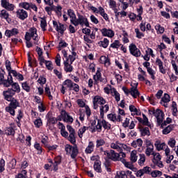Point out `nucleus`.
Wrapping results in <instances>:
<instances>
[{"instance_id":"nucleus-1","label":"nucleus","mask_w":178,"mask_h":178,"mask_svg":"<svg viewBox=\"0 0 178 178\" xmlns=\"http://www.w3.org/2000/svg\"><path fill=\"white\" fill-rule=\"evenodd\" d=\"M97 124L95 125V123L97 122L95 120L92 121L91 123V127H90V133H95V131H97V133H101L102 131V127L104 129L109 130L111 129V124L109 122H106V120L102 119H96Z\"/></svg>"},{"instance_id":"nucleus-2","label":"nucleus","mask_w":178,"mask_h":178,"mask_svg":"<svg viewBox=\"0 0 178 178\" xmlns=\"http://www.w3.org/2000/svg\"><path fill=\"white\" fill-rule=\"evenodd\" d=\"M31 38L35 40L34 44H35V45H38V40H40V38L37 34V29L35 28H31L29 29V32H26L25 35V40L26 41V44L27 48H31V47H33V44L31 43V42H30V40H31Z\"/></svg>"},{"instance_id":"nucleus-3","label":"nucleus","mask_w":178,"mask_h":178,"mask_svg":"<svg viewBox=\"0 0 178 178\" xmlns=\"http://www.w3.org/2000/svg\"><path fill=\"white\" fill-rule=\"evenodd\" d=\"M111 148L115 149L118 151V152H119V151H123V149L124 151H128V152H130L131 150V147H130V146H128L127 145L122 143L119 141H115L111 143Z\"/></svg>"},{"instance_id":"nucleus-4","label":"nucleus","mask_w":178,"mask_h":178,"mask_svg":"<svg viewBox=\"0 0 178 178\" xmlns=\"http://www.w3.org/2000/svg\"><path fill=\"white\" fill-rule=\"evenodd\" d=\"M149 112L150 115H154L155 118H156L158 126H161L162 122L165 119V113H163V111L156 109L152 111L149 110Z\"/></svg>"},{"instance_id":"nucleus-5","label":"nucleus","mask_w":178,"mask_h":178,"mask_svg":"<svg viewBox=\"0 0 178 178\" xmlns=\"http://www.w3.org/2000/svg\"><path fill=\"white\" fill-rule=\"evenodd\" d=\"M86 26V27H90V22H88V19L86 18V16L81 15L80 14H77V18L74 22V26L76 27V26Z\"/></svg>"},{"instance_id":"nucleus-6","label":"nucleus","mask_w":178,"mask_h":178,"mask_svg":"<svg viewBox=\"0 0 178 178\" xmlns=\"http://www.w3.org/2000/svg\"><path fill=\"white\" fill-rule=\"evenodd\" d=\"M92 104L93 109L97 110L99 106V105H100V106L105 105V104H106V100L100 95H96L93 97Z\"/></svg>"},{"instance_id":"nucleus-7","label":"nucleus","mask_w":178,"mask_h":178,"mask_svg":"<svg viewBox=\"0 0 178 178\" xmlns=\"http://www.w3.org/2000/svg\"><path fill=\"white\" fill-rule=\"evenodd\" d=\"M65 149V152L68 155H70L72 159H74V158L77 156V154H79V149L76 145L72 146L70 145H66Z\"/></svg>"},{"instance_id":"nucleus-8","label":"nucleus","mask_w":178,"mask_h":178,"mask_svg":"<svg viewBox=\"0 0 178 178\" xmlns=\"http://www.w3.org/2000/svg\"><path fill=\"white\" fill-rule=\"evenodd\" d=\"M104 154L107 155L108 158L114 162H118V161L122 162V159H123L122 158L119 157V153H117L115 150L111 149L110 152H104Z\"/></svg>"},{"instance_id":"nucleus-9","label":"nucleus","mask_w":178,"mask_h":178,"mask_svg":"<svg viewBox=\"0 0 178 178\" xmlns=\"http://www.w3.org/2000/svg\"><path fill=\"white\" fill-rule=\"evenodd\" d=\"M101 72H102V69L98 67L97 68L96 74L93 76V80H95L96 83L100 81L101 83H104V84H106V79L102 78V74H101Z\"/></svg>"},{"instance_id":"nucleus-10","label":"nucleus","mask_w":178,"mask_h":178,"mask_svg":"<svg viewBox=\"0 0 178 178\" xmlns=\"http://www.w3.org/2000/svg\"><path fill=\"white\" fill-rule=\"evenodd\" d=\"M130 88V94L133 98H138L140 97V91L137 88L138 87V83L131 82Z\"/></svg>"},{"instance_id":"nucleus-11","label":"nucleus","mask_w":178,"mask_h":178,"mask_svg":"<svg viewBox=\"0 0 178 178\" xmlns=\"http://www.w3.org/2000/svg\"><path fill=\"white\" fill-rule=\"evenodd\" d=\"M61 119L65 123H68L69 124H72L74 122L73 117L69 114V113L66 112V111H62L60 113Z\"/></svg>"},{"instance_id":"nucleus-12","label":"nucleus","mask_w":178,"mask_h":178,"mask_svg":"<svg viewBox=\"0 0 178 178\" xmlns=\"http://www.w3.org/2000/svg\"><path fill=\"white\" fill-rule=\"evenodd\" d=\"M129 49L131 55H133V56H135V58H139V56H141V51H140V49L137 48V46L134 44H131L129 46Z\"/></svg>"},{"instance_id":"nucleus-13","label":"nucleus","mask_w":178,"mask_h":178,"mask_svg":"<svg viewBox=\"0 0 178 178\" xmlns=\"http://www.w3.org/2000/svg\"><path fill=\"white\" fill-rule=\"evenodd\" d=\"M53 26L55 30H56L58 33H60V34H63L66 31V26H65L63 24H60L56 21H53Z\"/></svg>"},{"instance_id":"nucleus-14","label":"nucleus","mask_w":178,"mask_h":178,"mask_svg":"<svg viewBox=\"0 0 178 178\" xmlns=\"http://www.w3.org/2000/svg\"><path fill=\"white\" fill-rule=\"evenodd\" d=\"M17 17L20 20H26L29 17V13L23 8H19L16 11Z\"/></svg>"},{"instance_id":"nucleus-15","label":"nucleus","mask_w":178,"mask_h":178,"mask_svg":"<svg viewBox=\"0 0 178 178\" xmlns=\"http://www.w3.org/2000/svg\"><path fill=\"white\" fill-rule=\"evenodd\" d=\"M2 95L4 99L7 102L12 101L14 95H15L13 92V90L8 88V90L3 91Z\"/></svg>"},{"instance_id":"nucleus-16","label":"nucleus","mask_w":178,"mask_h":178,"mask_svg":"<svg viewBox=\"0 0 178 178\" xmlns=\"http://www.w3.org/2000/svg\"><path fill=\"white\" fill-rule=\"evenodd\" d=\"M1 3L2 8H4V9H6V10L12 12L15 10V5L9 3L8 0H1Z\"/></svg>"},{"instance_id":"nucleus-17","label":"nucleus","mask_w":178,"mask_h":178,"mask_svg":"<svg viewBox=\"0 0 178 178\" xmlns=\"http://www.w3.org/2000/svg\"><path fill=\"white\" fill-rule=\"evenodd\" d=\"M11 84H13V77H12V75L8 76L7 79L4 78L3 80L0 81V86H3L6 88H9Z\"/></svg>"},{"instance_id":"nucleus-18","label":"nucleus","mask_w":178,"mask_h":178,"mask_svg":"<svg viewBox=\"0 0 178 178\" xmlns=\"http://www.w3.org/2000/svg\"><path fill=\"white\" fill-rule=\"evenodd\" d=\"M99 118L100 119H104V116H105V113H108L109 112V104H103L102 106H100L99 107Z\"/></svg>"},{"instance_id":"nucleus-19","label":"nucleus","mask_w":178,"mask_h":178,"mask_svg":"<svg viewBox=\"0 0 178 178\" xmlns=\"http://www.w3.org/2000/svg\"><path fill=\"white\" fill-rule=\"evenodd\" d=\"M44 92L48 97L49 99H50V101H52V99H54V95L55 94L54 88L52 87L51 88H50L49 86H47L46 85V87L44 88Z\"/></svg>"},{"instance_id":"nucleus-20","label":"nucleus","mask_w":178,"mask_h":178,"mask_svg":"<svg viewBox=\"0 0 178 178\" xmlns=\"http://www.w3.org/2000/svg\"><path fill=\"white\" fill-rule=\"evenodd\" d=\"M56 122H58V120H56L55 117H47V128L49 130H52L54 129V124H55Z\"/></svg>"},{"instance_id":"nucleus-21","label":"nucleus","mask_w":178,"mask_h":178,"mask_svg":"<svg viewBox=\"0 0 178 178\" xmlns=\"http://www.w3.org/2000/svg\"><path fill=\"white\" fill-rule=\"evenodd\" d=\"M99 62L102 65H104V67H109L111 66V58L108 56H102Z\"/></svg>"},{"instance_id":"nucleus-22","label":"nucleus","mask_w":178,"mask_h":178,"mask_svg":"<svg viewBox=\"0 0 178 178\" xmlns=\"http://www.w3.org/2000/svg\"><path fill=\"white\" fill-rule=\"evenodd\" d=\"M100 31L104 37H108L109 38H112L115 36V33L111 29L104 28L101 29Z\"/></svg>"},{"instance_id":"nucleus-23","label":"nucleus","mask_w":178,"mask_h":178,"mask_svg":"<svg viewBox=\"0 0 178 178\" xmlns=\"http://www.w3.org/2000/svg\"><path fill=\"white\" fill-rule=\"evenodd\" d=\"M73 63L69 62V60H64V70L66 73H72L73 72V65H72Z\"/></svg>"},{"instance_id":"nucleus-24","label":"nucleus","mask_w":178,"mask_h":178,"mask_svg":"<svg viewBox=\"0 0 178 178\" xmlns=\"http://www.w3.org/2000/svg\"><path fill=\"white\" fill-rule=\"evenodd\" d=\"M169 102H170V96L167 93L164 94V96L161 98V101L160 102L161 105L164 106V108H168Z\"/></svg>"},{"instance_id":"nucleus-25","label":"nucleus","mask_w":178,"mask_h":178,"mask_svg":"<svg viewBox=\"0 0 178 178\" xmlns=\"http://www.w3.org/2000/svg\"><path fill=\"white\" fill-rule=\"evenodd\" d=\"M156 64L159 66V72L162 74H166V67L163 66V62L159 58H156Z\"/></svg>"},{"instance_id":"nucleus-26","label":"nucleus","mask_w":178,"mask_h":178,"mask_svg":"<svg viewBox=\"0 0 178 178\" xmlns=\"http://www.w3.org/2000/svg\"><path fill=\"white\" fill-rule=\"evenodd\" d=\"M145 56H142V58H143V59L145 60H146L147 62H148V60H149L151 56L152 58H154V56H155V55L154 54V50H152V49L151 48H148L147 50L145 51Z\"/></svg>"},{"instance_id":"nucleus-27","label":"nucleus","mask_w":178,"mask_h":178,"mask_svg":"<svg viewBox=\"0 0 178 178\" xmlns=\"http://www.w3.org/2000/svg\"><path fill=\"white\" fill-rule=\"evenodd\" d=\"M19 34V30L16 28H14L11 30H6L5 32L6 37H8V38H10V37H13V35H17Z\"/></svg>"},{"instance_id":"nucleus-28","label":"nucleus","mask_w":178,"mask_h":178,"mask_svg":"<svg viewBox=\"0 0 178 178\" xmlns=\"http://www.w3.org/2000/svg\"><path fill=\"white\" fill-rule=\"evenodd\" d=\"M67 15L70 19V23L74 25L77 19V17H76V13H74V10L72 9L67 10Z\"/></svg>"},{"instance_id":"nucleus-29","label":"nucleus","mask_w":178,"mask_h":178,"mask_svg":"<svg viewBox=\"0 0 178 178\" xmlns=\"http://www.w3.org/2000/svg\"><path fill=\"white\" fill-rule=\"evenodd\" d=\"M154 147L156 150L162 151L166 148L167 145L165 143H161L160 140H156L154 143Z\"/></svg>"},{"instance_id":"nucleus-30","label":"nucleus","mask_w":178,"mask_h":178,"mask_svg":"<svg viewBox=\"0 0 178 178\" xmlns=\"http://www.w3.org/2000/svg\"><path fill=\"white\" fill-rule=\"evenodd\" d=\"M129 111L131 112V115L133 116H140L141 115V112L134 105L129 106Z\"/></svg>"},{"instance_id":"nucleus-31","label":"nucleus","mask_w":178,"mask_h":178,"mask_svg":"<svg viewBox=\"0 0 178 178\" xmlns=\"http://www.w3.org/2000/svg\"><path fill=\"white\" fill-rule=\"evenodd\" d=\"M11 88H10V90H13V92L15 95L19 94V92H20V86L19 85L18 83H13L11 84Z\"/></svg>"},{"instance_id":"nucleus-32","label":"nucleus","mask_w":178,"mask_h":178,"mask_svg":"<svg viewBox=\"0 0 178 178\" xmlns=\"http://www.w3.org/2000/svg\"><path fill=\"white\" fill-rule=\"evenodd\" d=\"M8 102H10L8 106H11V108H13L14 109H17L18 106H20V104L19 103L17 99H15L14 97Z\"/></svg>"},{"instance_id":"nucleus-33","label":"nucleus","mask_w":178,"mask_h":178,"mask_svg":"<svg viewBox=\"0 0 178 178\" xmlns=\"http://www.w3.org/2000/svg\"><path fill=\"white\" fill-rule=\"evenodd\" d=\"M95 145H94V143L92 141L89 142L87 147L85 149L86 154H91L94 152V147Z\"/></svg>"},{"instance_id":"nucleus-34","label":"nucleus","mask_w":178,"mask_h":178,"mask_svg":"<svg viewBox=\"0 0 178 178\" xmlns=\"http://www.w3.org/2000/svg\"><path fill=\"white\" fill-rule=\"evenodd\" d=\"M76 56H77V54L76 53V51H73L72 49L71 54H70L69 56L67 57V59H65V60H68V62H70V63H73V62L76 60Z\"/></svg>"},{"instance_id":"nucleus-35","label":"nucleus","mask_w":178,"mask_h":178,"mask_svg":"<svg viewBox=\"0 0 178 178\" xmlns=\"http://www.w3.org/2000/svg\"><path fill=\"white\" fill-rule=\"evenodd\" d=\"M5 134L7 136H15V129H13V124H10V126L6 128Z\"/></svg>"},{"instance_id":"nucleus-36","label":"nucleus","mask_w":178,"mask_h":178,"mask_svg":"<svg viewBox=\"0 0 178 178\" xmlns=\"http://www.w3.org/2000/svg\"><path fill=\"white\" fill-rule=\"evenodd\" d=\"M111 95L113 97L117 102L120 101V94L115 88L111 89Z\"/></svg>"},{"instance_id":"nucleus-37","label":"nucleus","mask_w":178,"mask_h":178,"mask_svg":"<svg viewBox=\"0 0 178 178\" xmlns=\"http://www.w3.org/2000/svg\"><path fill=\"white\" fill-rule=\"evenodd\" d=\"M122 163L125 166V168H127V169H130L131 170H134V165H133V163L128 162L126 161V159H121Z\"/></svg>"},{"instance_id":"nucleus-38","label":"nucleus","mask_w":178,"mask_h":178,"mask_svg":"<svg viewBox=\"0 0 178 178\" xmlns=\"http://www.w3.org/2000/svg\"><path fill=\"white\" fill-rule=\"evenodd\" d=\"M99 13L101 16L103 17V18L104 19V20H106V22H109V17L108 16V14L105 13V9H104V8H102V6H99Z\"/></svg>"},{"instance_id":"nucleus-39","label":"nucleus","mask_w":178,"mask_h":178,"mask_svg":"<svg viewBox=\"0 0 178 178\" xmlns=\"http://www.w3.org/2000/svg\"><path fill=\"white\" fill-rule=\"evenodd\" d=\"M93 168L95 172L97 173H101L102 172V169L101 168V161H95Z\"/></svg>"},{"instance_id":"nucleus-40","label":"nucleus","mask_w":178,"mask_h":178,"mask_svg":"<svg viewBox=\"0 0 178 178\" xmlns=\"http://www.w3.org/2000/svg\"><path fill=\"white\" fill-rule=\"evenodd\" d=\"M131 147L134 148H137V147H143V140L141 138L137 139L136 140H134L131 144Z\"/></svg>"},{"instance_id":"nucleus-41","label":"nucleus","mask_w":178,"mask_h":178,"mask_svg":"<svg viewBox=\"0 0 178 178\" xmlns=\"http://www.w3.org/2000/svg\"><path fill=\"white\" fill-rule=\"evenodd\" d=\"M171 111H172V116H177V104L176 102H172V104L171 105Z\"/></svg>"},{"instance_id":"nucleus-42","label":"nucleus","mask_w":178,"mask_h":178,"mask_svg":"<svg viewBox=\"0 0 178 178\" xmlns=\"http://www.w3.org/2000/svg\"><path fill=\"white\" fill-rule=\"evenodd\" d=\"M98 45L102 47V48H108V45H109V40H108V38H104L103 40L98 42Z\"/></svg>"},{"instance_id":"nucleus-43","label":"nucleus","mask_w":178,"mask_h":178,"mask_svg":"<svg viewBox=\"0 0 178 178\" xmlns=\"http://www.w3.org/2000/svg\"><path fill=\"white\" fill-rule=\"evenodd\" d=\"M140 134L143 137H145V136H149L151 134V132H149V128L143 127L140 129Z\"/></svg>"},{"instance_id":"nucleus-44","label":"nucleus","mask_w":178,"mask_h":178,"mask_svg":"<svg viewBox=\"0 0 178 178\" xmlns=\"http://www.w3.org/2000/svg\"><path fill=\"white\" fill-rule=\"evenodd\" d=\"M0 18L4 19L8 22V19H9V13H8L6 10H1L0 11Z\"/></svg>"},{"instance_id":"nucleus-45","label":"nucleus","mask_w":178,"mask_h":178,"mask_svg":"<svg viewBox=\"0 0 178 178\" xmlns=\"http://www.w3.org/2000/svg\"><path fill=\"white\" fill-rule=\"evenodd\" d=\"M87 130H88V127H86V126L81 127L78 130V136L79 138H83V134H84L86 131H87Z\"/></svg>"},{"instance_id":"nucleus-46","label":"nucleus","mask_w":178,"mask_h":178,"mask_svg":"<svg viewBox=\"0 0 178 178\" xmlns=\"http://www.w3.org/2000/svg\"><path fill=\"white\" fill-rule=\"evenodd\" d=\"M22 88L26 92H30L31 91V86H30L27 81L22 83Z\"/></svg>"},{"instance_id":"nucleus-47","label":"nucleus","mask_w":178,"mask_h":178,"mask_svg":"<svg viewBox=\"0 0 178 178\" xmlns=\"http://www.w3.org/2000/svg\"><path fill=\"white\" fill-rule=\"evenodd\" d=\"M73 83L70 79H67L63 82V86L66 87V88H69V90H73Z\"/></svg>"},{"instance_id":"nucleus-48","label":"nucleus","mask_w":178,"mask_h":178,"mask_svg":"<svg viewBox=\"0 0 178 178\" xmlns=\"http://www.w3.org/2000/svg\"><path fill=\"white\" fill-rule=\"evenodd\" d=\"M137 159H138L137 151L133 150L130 154V161H132L133 163H134L137 162Z\"/></svg>"},{"instance_id":"nucleus-49","label":"nucleus","mask_w":178,"mask_h":178,"mask_svg":"<svg viewBox=\"0 0 178 178\" xmlns=\"http://www.w3.org/2000/svg\"><path fill=\"white\" fill-rule=\"evenodd\" d=\"M122 47V44L119 40H115L112 44L110 45V48H113V49H119Z\"/></svg>"},{"instance_id":"nucleus-50","label":"nucleus","mask_w":178,"mask_h":178,"mask_svg":"<svg viewBox=\"0 0 178 178\" xmlns=\"http://www.w3.org/2000/svg\"><path fill=\"white\" fill-rule=\"evenodd\" d=\"M115 178H127V171L121 170V171L117 172V174Z\"/></svg>"},{"instance_id":"nucleus-51","label":"nucleus","mask_w":178,"mask_h":178,"mask_svg":"<svg viewBox=\"0 0 178 178\" xmlns=\"http://www.w3.org/2000/svg\"><path fill=\"white\" fill-rule=\"evenodd\" d=\"M150 176L152 177H161L162 176V171L158 170H152V172L150 173Z\"/></svg>"},{"instance_id":"nucleus-52","label":"nucleus","mask_w":178,"mask_h":178,"mask_svg":"<svg viewBox=\"0 0 178 178\" xmlns=\"http://www.w3.org/2000/svg\"><path fill=\"white\" fill-rule=\"evenodd\" d=\"M30 3L27 2H21L19 3V6L22 8V9H25V10H30Z\"/></svg>"},{"instance_id":"nucleus-53","label":"nucleus","mask_w":178,"mask_h":178,"mask_svg":"<svg viewBox=\"0 0 178 178\" xmlns=\"http://www.w3.org/2000/svg\"><path fill=\"white\" fill-rule=\"evenodd\" d=\"M155 30H156L157 34H163V33H165V28L161 26L160 24H156L155 26Z\"/></svg>"},{"instance_id":"nucleus-54","label":"nucleus","mask_w":178,"mask_h":178,"mask_svg":"<svg viewBox=\"0 0 178 178\" xmlns=\"http://www.w3.org/2000/svg\"><path fill=\"white\" fill-rule=\"evenodd\" d=\"M143 121L142 124L144 126H149V127H151V124H149V121L148 120V118L145 115V114H143Z\"/></svg>"},{"instance_id":"nucleus-55","label":"nucleus","mask_w":178,"mask_h":178,"mask_svg":"<svg viewBox=\"0 0 178 178\" xmlns=\"http://www.w3.org/2000/svg\"><path fill=\"white\" fill-rule=\"evenodd\" d=\"M135 33L136 38H138L139 40L143 38L145 35L143 32L140 31V29L138 28L135 29Z\"/></svg>"},{"instance_id":"nucleus-56","label":"nucleus","mask_w":178,"mask_h":178,"mask_svg":"<svg viewBox=\"0 0 178 178\" xmlns=\"http://www.w3.org/2000/svg\"><path fill=\"white\" fill-rule=\"evenodd\" d=\"M152 155L154 156L153 162H157V161H161V159H162V156H161V154H159L158 152L152 153Z\"/></svg>"},{"instance_id":"nucleus-57","label":"nucleus","mask_w":178,"mask_h":178,"mask_svg":"<svg viewBox=\"0 0 178 178\" xmlns=\"http://www.w3.org/2000/svg\"><path fill=\"white\" fill-rule=\"evenodd\" d=\"M170 63L172 66V69L175 71L176 76H178V66L177 64H176V61H175V60H172Z\"/></svg>"},{"instance_id":"nucleus-58","label":"nucleus","mask_w":178,"mask_h":178,"mask_svg":"<svg viewBox=\"0 0 178 178\" xmlns=\"http://www.w3.org/2000/svg\"><path fill=\"white\" fill-rule=\"evenodd\" d=\"M88 8L90 10H92L93 13H99V7L97 8L96 7L93 6L92 4L88 3Z\"/></svg>"},{"instance_id":"nucleus-59","label":"nucleus","mask_w":178,"mask_h":178,"mask_svg":"<svg viewBox=\"0 0 178 178\" xmlns=\"http://www.w3.org/2000/svg\"><path fill=\"white\" fill-rule=\"evenodd\" d=\"M76 104L79 108H86V101L81 99H78L76 100Z\"/></svg>"},{"instance_id":"nucleus-60","label":"nucleus","mask_w":178,"mask_h":178,"mask_svg":"<svg viewBox=\"0 0 178 178\" xmlns=\"http://www.w3.org/2000/svg\"><path fill=\"white\" fill-rule=\"evenodd\" d=\"M27 177V171L23 170L21 173H19L15 176V178H26Z\"/></svg>"},{"instance_id":"nucleus-61","label":"nucleus","mask_w":178,"mask_h":178,"mask_svg":"<svg viewBox=\"0 0 178 178\" xmlns=\"http://www.w3.org/2000/svg\"><path fill=\"white\" fill-rule=\"evenodd\" d=\"M172 130H173V126L168 125L167 127L163 129V134H169Z\"/></svg>"},{"instance_id":"nucleus-62","label":"nucleus","mask_w":178,"mask_h":178,"mask_svg":"<svg viewBox=\"0 0 178 178\" xmlns=\"http://www.w3.org/2000/svg\"><path fill=\"white\" fill-rule=\"evenodd\" d=\"M107 3H108L110 9H115V8H117L116 1H115V0H107Z\"/></svg>"},{"instance_id":"nucleus-63","label":"nucleus","mask_w":178,"mask_h":178,"mask_svg":"<svg viewBox=\"0 0 178 178\" xmlns=\"http://www.w3.org/2000/svg\"><path fill=\"white\" fill-rule=\"evenodd\" d=\"M107 119L111 122H113L114 123L116 122V114L115 113H110L107 115Z\"/></svg>"},{"instance_id":"nucleus-64","label":"nucleus","mask_w":178,"mask_h":178,"mask_svg":"<svg viewBox=\"0 0 178 178\" xmlns=\"http://www.w3.org/2000/svg\"><path fill=\"white\" fill-rule=\"evenodd\" d=\"M15 109L16 108H14L10 106L6 107V111L8 112V113H10V115H11L12 116H15Z\"/></svg>"}]
</instances>
